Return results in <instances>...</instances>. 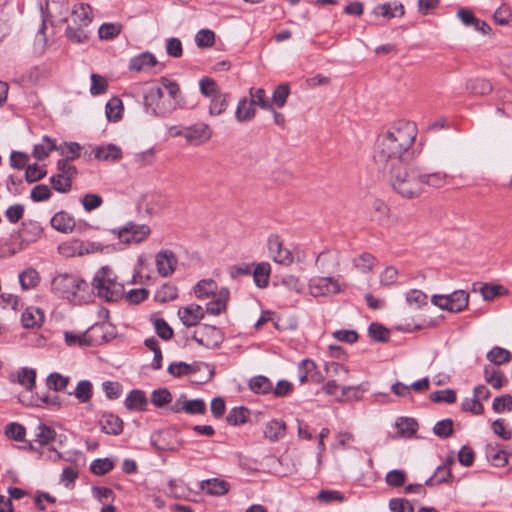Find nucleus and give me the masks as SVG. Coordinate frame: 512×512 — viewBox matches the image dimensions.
I'll return each mask as SVG.
<instances>
[{
	"label": "nucleus",
	"mask_w": 512,
	"mask_h": 512,
	"mask_svg": "<svg viewBox=\"0 0 512 512\" xmlns=\"http://www.w3.org/2000/svg\"><path fill=\"white\" fill-rule=\"evenodd\" d=\"M70 378L60 373H51L46 380V385L50 390L63 391L69 384Z\"/></svg>",
	"instance_id": "47"
},
{
	"label": "nucleus",
	"mask_w": 512,
	"mask_h": 512,
	"mask_svg": "<svg viewBox=\"0 0 512 512\" xmlns=\"http://www.w3.org/2000/svg\"><path fill=\"white\" fill-rule=\"evenodd\" d=\"M454 463L452 458L446 459L443 465L439 466L433 476L426 480L425 485L432 486L448 482L452 478L450 465Z\"/></svg>",
	"instance_id": "22"
},
{
	"label": "nucleus",
	"mask_w": 512,
	"mask_h": 512,
	"mask_svg": "<svg viewBox=\"0 0 512 512\" xmlns=\"http://www.w3.org/2000/svg\"><path fill=\"white\" fill-rule=\"evenodd\" d=\"M178 296L177 288L174 285L164 284L155 293V300L160 303H166L176 299Z\"/></svg>",
	"instance_id": "45"
},
{
	"label": "nucleus",
	"mask_w": 512,
	"mask_h": 512,
	"mask_svg": "<svg viewBox=\"0 0 512 512\" xmlns=\"http://www.w3.org/2000/svg\"><path fill=\"white\" fill-rule=\"evenodd\" d=\"M466 89L473 95L484 96L489 94L493 87L488 80L476 78L467 82Z\"/></svg>",
	"instance_id": "34"
},
{
	"label": "nucleus",
	"mask_w": 512,
	"mask_h": 512,
	"mask_svg": "<svg viewBox=\"0 0 512 512\" xmlns=\"http://www.w3.org/2000/svg\"><path fill=\"white\" fill-rule=\"evenodd\" d=\"M286 431V424L283 420L273 419L268 421L263 429L264 437L271 441L276 442L284 437Z\"/></svg>",
	"instance_id": "20"
},
{
	"label": "nucleus",
	"mask_w": 512,
	"mask_h": 512,
	"mask_svg": "<svg viewBox=\"0 0 512 512\" xmlns=\"http://www.w3.org/2000/svg\"><path fill=\"white\" fill-rule=\"evenodd\" d=\"M58 252L64 257L71 258L88 254L90 253V249L85 242L78 239H72L61 243L58 246Z\"/></svg>",
	"instance_id": "18"
},
{
	"label": "nucleus",
	"mask_w": 512,
	"mask_h": 512,
	"mask_svg": "<svg viewBox=\"0 0 512 512\" xmlns=\"http://www.w3.org/2000/svg\"><path fill=\"white\" fill-rule=\"evenodd\" d=\"M200 487L202 490L213 496L224 495L229 490L228 483L217 478L202 481Z\"/></svg>",
	"instance_id": "28"
},
{
	"label": "nucleus",
	"mask_w": 512,
	"mask_h": 512,
	"mask_svg": "<svg viewBox=\"0 0 512 512\" xmlns=\"http://www.w3.org/2000/svg\"><path fill=\"white\" fill-rule=\"evenodd\" d=\"M298 378L301 384L307 382L320 384L325 379L324 375L318 370L315 362L310 359H304L299 363Z\"/></svg>",
	"instance_id": "14"
},
{
	"label": "nucleus",
	"mask_w": 512,
	"mask_h": 512,
	"mask_svg": "<svg viewBox=\"0 0 512 512\" xmlns=\"http://www.w3.org/2000/svg\"><path fill=\"white\" fill-rule=\"evenodd\" d=\"M341 290L342 286L338 278L317 276L309 281V291L314 297L337 294Z\"/></svg>",
	"instance_id": "11"
},
{
	"label": "nucleus",
	"mask_w": 512,
	"mask_h": 512,
	"mask_svg": "<svg viewBox=\"0 0 512 512\" xmlns=\"http://www.w3.org/2000/svg\"><path fill=\"white\" fill-rule=\"evenodd\" d=\"M88 333H75L72 331L64 332L65 343L68 346H80L85 347L90 345V340L88 339Z\"/></svg>",
	"instance_id": "46"
},
{
	"label": "nucleus",
	"mask_w": 512,
	"mask_h": 512,
	"mask_svg": "<svg viewBox=\"0 0 512 512\" xmlns=\"http://www.w3.org/2000/svg\"><path fill=\"white\" fill-rule=\"evenodd\" d=\"M124 404L128 410L143 411L148 405V400L142 390L135 389L129 392Z\"/></svg>",
	"instance_id": "24"
},
{
	"label": "nucleus",
	"mask_w": 512,
	"mask_h": 512,
	"mask_svg": "<svg viewBox=\"0 0 512 512\" xmlns=\"http://www.w3.org/2000/svg\"><path fill=\"white\" fill-rule=\"evenodd\" d=\"M101 430L110 435H119L123 431V421L117 415L105 413L100 419Z\"/></svg>",
	"instance_id": "19"
},
{
	"label": "nucleus",
	"mask_w": 512,
	"mask_h": 512,
	"mask_svg": "<svg viewBox=\"0 0 512 512\" xmlns=\"http://www.w3.org/2000/svg\"><path fill=\"white\" fill-rule=\"evenodd\" d=\"M55 437L56 432L53 428L45 424H39L36 427L35 441H37L40 445H46L51 441H54Z\"/></svg>",
	"instance_id": "44"
},
{
	"label": "nucleus",
	"mask_w": 512,
	"mask_h": 512,
	"mask_svg": "<svg viewBox=\"0 0 512 512\" xmlns=\"http://www.w3.org/2000/svg\"><path fill=\"white\" fill-rule=\"evenodd\" d=\"M111 232L117 236L123 244H139L144 242L151 234V229L146 224L127 222L123 227L114 228Z\"/></svg>",
	"instance_id": "9"
},
{
	"label": "nucleus",
	"mask_w": 512,
	"mask_h": 512,
	"mask_svg": "<svg viewBox=\"0 0 512 512\" xmlns=\"http://www.w3.org/2000/svg\"><path fill=\"white\" fill-rule=\"evenodd\" d=\"M192 339L201 346L215 349L223 342L224 336L219 328L211 325H202L194 331Z\"/></svg>",
	"instance_id": "12"
},
{
	"label": "nucleus",
	"mask_w": 512,
	"mask_h": 512,
	"mask_svg": "<svg viewBox=\"0 0 512 512\" xmlns=\"http://www.w3.org/2000/svg\"><path fill=\"white\" fill-rule=\"evenodd\" d=\"M289 95H290L289 84L282 83L274 89L270 103H273V107L276 106L278 108H282L285 106Z\"/></svg>",
	"instance_id": "38"
},
{
	"label": "nucleus",
	"mask_w": 512,
	"mask_h": 512,
	"mask_svg": "<svg viewBox=\"0 0 512 512\" xmlns=\"http://www.w3.org/2000/svg\"><path fill=\"white\" fill-rule=\"evenodd\" d=\"M81 147L76 142L63 143L57 146V151L67 160H74L80 156Z\"/></svg>",
	"instance_id": "53"
},
{
	"label": "nucleus",
	"mask_w": 512,
	"mask_h": 512,
	"mask_svg": "<svg viewBox=\"0 0 512 512\" xmlns=\"http://www.w3.org/2000/svg\"><path fill=\"white\" fill-rule=\"evenodd\" d=\"M74 395L79 402H88L92 397V383L88 380H81L75 388Z\"/></svg>",
	"instance_id": "52"
},
{
	"label": "nucleus",
	"mask_w": 512,
	"mask_h": 512,
	"mask_svg": "<svg viewBox=\"0 0 512 512\" xmlns=\"http://www.w3.org/2000/svg\"><path fill=\"white\" fill-rule=\"evenodd\" d=\"M416 135L417 128L412 122H398L381 133L373 155L378 171L409 161Z\"/></svg>",
	"instance_id": "1"
},
{
	"label": "nucleus",
	"mask_w": 512,
	"mask_h": 512,
	"mask_svg": "<svg viewBox=\"0 0 512 512\" xmlns=\"http://www.w3.org/2000/svg\"><path fill=\"white\" fill-rule=\"evenodd\" d=\"M153 325L159 337H161L164 340H169L172 338L173 330L164 319H153Z\"/></svg>",
	"instance_id": "63"
},
{
	"label": "nucleus",
	"mask_w": 512,
	"mask_h": 512,
	"mask_svg": "<svg viewBox=\"0 0 512 512\" xmlns=\"http://www.w3.org/2000/svg\"><path fill=\"white\" fill-rule=\"evenodd\" d=\"M380 172L389 178L393 189L404 198L417 197L423 190L424 177L422 173L411 166L408 161L385 168Z\"/></svg>",
	"instance_id": "3"
},
{
	"label": "nucleus",
	"mask_w": 512,
	"mask_h": 512,
	"mask_svg": "<svg viewBox=\"0 0 512 512\" xmlns=\"http://www.w3.org/2000/svg\"><path fill=\"white\" fill-rule=\"evenodd\" d=\"M200 92L210 100L221 93L215 80L209 77H203L199 81Z\"/></svg>",
	"instance_id": "42"
},
{
	"label": "nucleus",
	"mask_w": 512,
	"mask_h": 512,
	"mask_svg": "<svg viewBox=\"0 0 512 512\" xmlns=\"http://www.w3.org/2000/svg\"><path fill=\"white\" fill-rule=\"evenodd\" d=\"M177 262L175 254L170 250L159 251L155 256L157 272L163 277H168L174 273Z\"/></svg>",
	"instance_id": "15"
},
{
	"label": "nucleus",
	"mask_w": 512,
	"mask_h": 512,
	"mask_svg": "<svg viewBox=\"0 0 512 512\" xmlns=\"http://www.w3.org/2000/svg\"><path fill=\"white\" fill-rule=\"evenodd\" d=\"M325 373L328 381L322 387L323 391L330 396H336L338 390L342 388L343 383L349 378V369L338 362H327L325 364Z\"/></svg>",
	"instance_id": "8"
},
{
	"label": "nucleus",
	"mask_w": 512,
	"mask_h": 512,
	"mask_svg": "<svg viewBox=\"0 0 512 512\" xmlns=\"http://www.w3.org/2000/svg\"><path fill=\"white\" fill-rule=\"evenodd\" d=\"M183 137L188 143L198 146L211 139L212 129L208 124L196 123L184 129Z\"/></svg>",
	"instance_id": "13"
},
{
	"label": "nucleus",
	"mask_w": 512,
	"mask_h": 512,
	"mask_svg": "<svg viewBox=\"0 0 512 512\" xmlns=\"http://www.w3.org/2000/svg\"><path fill=\"white\" fill-rule=\"evenodd\" d=\"M373 219L379 224L387 222L389 218V207L381 200H376L373 203Z\"/></svg>",
	"instance_id": "59"
},
{
	"label": "nucleus",
	"mask_w": 512,
	"mask_h": 512,
	"mask_svg": "<svg viewBox=\"0 0 512 512\" xmlns=\"http://www.w3.org/2000/svg\"><path fill=\"white\" fill-rule=\"evenodd\" d=\"M248 410L244 407H234L227 415V422L231 425H239L246 422Z\"/></svg>",
	"instance_id": "58"
},
{
	"label": "nucleus",
	"mask_w": 512,
	"mask_h": 512,
	"mask_svg": "<svg viewBox=\"0 0 512 512\" xmlns=\"http://www.w3.org/2000/svg\"><path fill=\"white\" fill-rule=\"evenodd\" d=\"M271 274V266L268 262L258 263L253 270L255 284L259 288H265L268 285Z\"/></svg>",
	"instance_id": "31"
},
{
	"label": "nucleus",
	"mask_w": 512,
	"mask_h": 512,
	"mask_svg": "<svg viewBox=\"0 0 512 512\" xmlns=\"http://www.w3.org/2000/svg\"><path fill=\"white\" fill-rule=\"evenodd\" d=\"M228 107L227 95L220 93L217 97L210 100L209 113L211 115H220Z\"/></svg>",
	"instance_id": "54"
},
{
	"label": "nucleus",
	"mask_w": 512,
	"mask_h": 512,
	"mask_svg": "<svg viewBox=\"0 0 512 512\" xmlns=\"http://www.w3.org/2000/svg\"><path fill=\"white\" fill-rule=\"evenodd\" d=\"M251 102L260 106L264 110H272L273 103L266 97V92L262 88L250 89Z\"/></svg>",
	"instance_id": "50"
},
{
	"label": "nucleus",
	"mask_w": 512,
	"mask_h": 512,
	"mask_svg": "<svg viewBox=\"0 0 512 512\" xmlns=\"http://www.w3.org/2000/svg\"><path fill=\"white\" fill-rule=\"evenodd\" d=\"M406 302L413 309H420L428 303V296L419 289H411L406 293Z\"/></svg>",
	"instance_id": "37"
},
{
	"label": "nucleus",
	"mask_w": 512,
	"mask_h": 512,
	"mask_svg": "<svg viewBox=\"0 0 512 512\" xmlns=\"http://www.w3.org/2000/svg\"><path fill=\"white\" fill-rule=\"evenodd\" d=\"M12 383H18L27 391H32L36 384V371L33 368L23 367L9 376Z\"/></svg>",
	"instance_id": "17"
},
{
	"label": "nucleus",
	"mask_w": 512,
	"mask_h": 512,
	"mask_svg": "<svg viewBox=\"0 0 512 512\" xmlns=\"http://www.w3.org/2000/svg\"><path fill=\"white\" fill-rule=\"evenodd\" d=\"M337 442L332 445L334 450H347L353 448L355 442V436L351 432L341 431L336 434Z\"/></svg>",
	"instance_id": "51"
},
{
	"label": "nucleus",
	"mask_w": 512,
	"mask_h": 512,
	"mask_svg": "<svg viewBox=\"0 0 512 512\" xmlns=\"http://www.w3.org/2000/svg\"><path fill=\"white\" fill-rule=\"evenodd\" d=\"M123 105L120 99L112 98L106 104V116L109 121L117 122L122 117Z\"/></svg>",
	"instance_id": "48"
},
{
	"label": "nucleus",
	"mask_w": 512,
	"mask_h": 512,
	"mask_svg": "<svg viewBox=\"0 0 512 512\" xmlns=\"http://www.w3.org/2000/svg\"><path fill=\"white\" fill-rule=\"evenodd\" d=\"M44 320L43 312L36 307H28L22 313L21 321L25 328L40 327Z\"/></svg>",
	"instance_id": "26"
},
{
	"label": "nucleus",
	"mask_w": 512,
	"mask_h": 512,
	"mask_svg": "<svg viewBox=\"0 0 512 512\" xmlns=\"http://www.w3.org/2000/svg\"><path fill=\"white\" fill-rule=\"evenodd\" d=\"M52 291L69 301L81 302L90 297L89 285L75 274L62 273L52 279Z\"/></svg>",
	"instance_id": "6"
},
{
	"label": "nucleus",
	"mask_w": 512,
	"mask_h": 512,
	"mask_svg": "<svg viewBox=\"0 0 512 512\" xmlns=\"http://www.w3.org/2000/svg\"><path fill=\"white\" fill-rule=\"evenodd\" d=\"M92 292L106 302H116L124 296V286L108 266L98 269L91 282Z\"/></svg>",
	"instance_id": "5"
},
{
	"label": "nucleus",
	"mask_w": 512,
	"mask_h": 512,
	"mask_svg": "<svg viewBox=\"0 0 512 512\" xmlns=\"http://www.w3.org/2000/svg\"><path fill=\"white\" fill-rule=\"evenodd\" d=\"M158 83L159 86L145 91L143 107L146 113L154 117L166 118L180 107L181 90L176 81L167 77H161Z\"/></svg>",
	"instance_id": "2"
},
{
	"label": "nucleus",
	"mask_w": 512,
	"mask_h": 512,
	"mask_svg": "<svg viewBox=\"0 0 512 512\" xmlns=\"http://www.w3.org/2000/svg\"><path fill=\"white\" fill-rule=\"evenodd\" d=\"M39 281V273L33 268H28L19 275L20 285L25 290L36 287Z\"/></svg>",
	"instance_id": "41"
},
{
	"label": "nucleus",
	"mask_w": 512,
	"mask_h": 512,
	"mask_svg": "<svg viewBox=\"0 0 512 512\" xmlns=\"http://www.w3.org/2000/svg\"><path fill=\"white\" fill-rule=\"evenodd\" d=\"M114 467L113 462L108 458L96 459L91 463L90 470L95 475H105Z\"/></svg>",
	"instance_id": "57"
},
{
	"label": "nucleus",
	"mask_w": 512,
	"mask_h": 512,
	"mask_svg": "<svg viewBox=\"0 0 512 512\" xmlns=\"http://www.w3.org/2000/svg\"><path fill=\"white\" fill-rule=\"evenodd\" d=\"M65 22L67 23L65 34L71 42H86L90 33L88 27L92 22L91 6L83 2L75 3Z\"/></svg>",
	"instance_id": "4"
},
{
	"label": "nucleus",
	"mask_w": 512,
	"mask_h": 512,
	"mask_svg": "<svg viewBox=\"0 0 512 512\" xmlns=\"http://www.w3.org/2000/svg\"><path fill=\"white\" fill-rule=\"evenodd\" d=\"M178 316L182 323L187 326L197 325L204 317V310L200 305L191 304L178 310Z\"/></svg>",
	"instance_id": "16"
},
{
	"label": "nucleus",
	"mask_w": 512,
	"mask_h": 512,
	"mask_svg": "<svg viewBox=\"0 0 512 512\" xmlns=\"http://www.w3.org/2000/svg\"><path fill=\"white\" fill-rule=\"evenodd\" d=\"M41 233V227L38 223L33 221L22 223V228L19 232L21 240L26 243L36 241L40 237Z\"/></svg>",
	"instance_id": "29"
},
{
	"label": "nucleus",
	"mask_w": 512,
	"mask_h": 512,
	"mask_svg": "<svg viewBox=\"0 0 512 512\" xmlns=\"http://www.w3.org/2000/svg\"><path fill=\"white\" fill-rule=\"evenodd\" d=\"M469 295L464 290L449 294L450 312H461L468 306Z\"/></svg>",
	"instance_id": "36"
},
{
	"label": "nucleus",
	"mask_w": 512,
	"mask_h": 512,
	"mask_svg": "<svg viewBox=\"0 0 512 512\" xmlns=\"http://www.w3.org/2000/svg\"><path fill=\"white\" fill-rule=\"evenodd\" d=\"M395 427L398 436L409 437L416 432L418 425L412 418H399L395 423Z\"/></svg>",
	"instance_id": "39"
},
{
	"label": "nucleus",
	"mask_w": 512,
	"mask_h": 512,
	"mask_svg": "<svg viewBox=\"0 0 512 512\" xmlns=\"http://www.w3.org/2000/svg\"><path fill=\"white\" fill-rule=\"evenodd\" d=\"M376 262V258L370 253H363L354 259L355 267L362 273L370 272L375 266Z\"/></svg>",
	"instance_id": "49"
},
{
	"label": "nucleus",
	"mask_w": 512,
	"mask_h": 512,
	"mask_svg": "<svg viewBox=\"0 0 512 512\" xmlns=\"http://www.w3.org/2000/svg\"><path fill=\"white\" fill-rule=\"evenodd\" d=\"M195 42L201 48L211 47L215 42V33L209 29H201L195 36Z\"/></svg>",
	"instance_id": "56"
},
{
	"label": "nucleus",
	"mask_w": 512,
	"mask_h": 512,
	"mask_svg": "<svg viewBox=\"0 0 512 512\" xmlns=\"http://www.w3.org/2000/svg\"><path fill=\"white\" fill-rule=\"evenodd\" d=\"M487 458L496 467H503L508 463V454L498 444H489L486 448Z\"/></svg>",
	"instance_id": "30"
},
{
	"label": "nucleus",
	"mask_w": 512,
	"mask_h": 512,
	"mask_svg": "<svg viewBox=\"0 0 512 512\" xmlns=\"http://www.w3.org/2000/svg\"><path fill=\"white\" fill-rule=\"evenodd\" d=\"M50 182L53 189L60 193L68 192L72 186V179L59 173L52 176Z\"/></svg>",
	"instance_id": "55"
},
{
	"label": "nucleus",
	"mask_w": 512,
	"mask_h": 512,
	"mask_svg": "<svg viewBox=\"0 0 512 512\" xmlns=\"http://www.w3.org/2000/svg\"><path fill=\"white\" fill-rule=\"evenodd\" d=\"M51 226L62 233H70L75 228V220L65 211L57 212L51 219Z\"/></svg>",
	"instance_id": "21"
},
{
	"label": "nucleus",
	"mask_w": 512,
	"mask_h": 512,
	"mask_svg": "<svg viewBox=\"0 0 512 512\" xmlns=\"http://www.w3.org/2000/svg\"><path fill=\"white\" fill-rule=\"evenodd\" d=\"M194 293L198 299H207L212 297L206 306L208 314L217 316L226 311L229 300V290L222 287L217 290V284L213 280H201L194 287Z\"/></svg>",
	"instance_id": "7"
},
{
	"label": "nucleus",
	"mask_w": 512,
	"mask_h": 512,
	"mask_svg": "<svg viewBox=\"0 0 512 512\" xmlns=\"http://www.w3.org/2000/svg\"><path fill=\"white\" fill-rule=\"evenodd\" d=\"M268 251L272 260L280 265L288 267L295 261L294 253L284 247V242L278 234L268 237Z\"/></svg>",
	"instance_id": "10"
},
{
	"label": "nucleus",
	"mask_w": 512,
	"mask_h": 512,
	"mask_svg": "<svg viewBox=\"0 0 512 512\" xmlns=\"http://www.w3.org/2000/svg\"><path fill=\"white\" fill-rule=\"evenodd\" d=\"M156 58L149 52H143L130 60L129 68L132 71L140 72L155 66Z\"/></svg>",
	"instance_id": "27"
},
{
	"label": "nucleus",
	"mask_w": 512,
	"mask_h": 512,
	"mask_svg": "<svg viewBox=\"0 0 512 512\" xmlns=\"http://www.w3.org/2000/svg\"><path fill=\"white\" fill-rule=\"evenodd\" d=\"M235 116L239 122L250 121L255 116V104L246 98L241 99L237 105Z\"/></svg>",
	"instance_id": "33"
},
{
	"label": "nucleus",
	"mask_w": 512,
	"mask_h": 512,
	"mask_svg": "<svg viewBox=\"0 0 512 512\" xmlns=\"http://www.w3.org/2000/svg\"><path fill=\"white\" fill-rule=\"evenodd\" d=\"M172 400L171 393L166 388L154 390L151 395L152 403L157 407H163Z\"/></svg>",
	"instance_id": "62"
},
{
	"label": "nucleus",
	"mask_w": 512,
	"mask_h": 512,
	"mask_svg": "<svg viewBox=\"0 0 512 512\" xmlns=\"http://www.w3.org/2000/svg\"><path fill=\"white\" fill-rule=\"evenodd\" d=\"M492 409L496 413H501L505 410L511 411L512 410V396L509 394L502 395L500 397H496L493 400Z\"/></svg>",
	"instance_id": "64"
},
{
	"label": "nucleus",
	"mask_w": 512,
	"mask_h": 512,
	"mask_svg": "<svg viewBox=\"0 0 512 512\" xmlns=\"http://www.w3.org/2000/svg\"><path fill=\"white\" fill-rule=\"evenodd\" d=\"M94 156L100 161H117L122 158V151L115 144H108L96 147Z\"/></svg>",
	"instance_id": "25"
},
{
	"label": "nucleus",
	"mask_w": 512,
	"mask_h": 512,
	"mask_svg": "<svg viewBox=\"0 0 512 512\" xmlns=\"http://www.w3.org/2000/svg\"><path fill=\"white\" fill-rule=\"evenodd\" d=\"M341 395L337 398V401L344 402L348 400H360L362 398V393L360 391V386H342Z\"/></svg>",
	"instance_id": "61"
},
{
	"label": "nucleus",
	"mask_w": 512,
	"mask_h": 512,
	"mask_svg": "<svg viewBox=\"0 0 512 512\" xmlns=\"http://www.w3.org/2000/svg\"><path fill=\"white\" fill-rule=\"evenodd\" d=\"M484 377L486 382L495 389H500L507 383V380L501 371L493 366H486L484 368Z\"/></svg>",
	"instance_id": "35"
},
{
	"label": "nucleus",
	"mask_w": 512,
	"mask_h": 512,
	"mask_svg": "<svg viewBox=\"0 0 512 512\" xmlns=\"http://www.w3.org/2000/svg\"><path fill=\"white\" fill-rule=\"evenodd\" d=\"M46 9L53 21L65 22L67 20L68 6L66 0H48Z\"/></svg>",
	"instance_id": "23"
},
{
	"label": "nucleus",
	"mask_w": 512,
	"mask_h": 512,
	"mask_svg": "<svg viewBox=\"0 0 512 512\" xmlns=\"http://www.w3.org/2000/svg\"><path fill=\"white\" fill-rule=\"evenodd\" d=\"M512 354L510 351L501 348V347H494L487 353V359L495 364V365H501L503 363H507L511 360Z\"/></svg>",
	"instance_id": "43"
},
{
	"label": "nucleus",
	"mask_w": 512,
	"mask_h": 512,
	"mask_svg": "<svg viewBox=\"0 0 512 512\" xmlns=\"http://www.w3.org/2000/svg\"><path fill=\"white\" fill-rule=\"evenodd\" d=\"M54 150H57L55 141L48 136H44L41 143L34 145L33 156L37 160H44L48 157L49 153Z\"/></svg>",
	"instance_id": "32"
},
{
	"label": "nucleus",
	"mask_w": 512,
	"mask_h": 512,
	"mask_svg": "<svg viewBox=\"0 0 512 512\" xmlns=\"http://www.w3.org/2000/svg\"><path fill=\"white\" fill-rule=\"evenodd\" d=\"M250 389L258 394L270 393L273 389L272 382L265 376L253 377L249 382Z\"/></svg>",
	"instance_id": "40"
},
{
	"label": "nucleus",
	"mask_w": 512,
	"mask_h": 512,
	"mask_svg": "<svg viewBox=\"0 0 512 512\" xmlns=\"http://www.w3.org/2000/svg\"><path fill=\"white\" fill-rule=\"evenodd\" d=\"M369 335L376 341L386 342L389 339V330L379 323H371L368 328Z\"/></svg>",
	"instance_id": "60"
}]
</instances>
